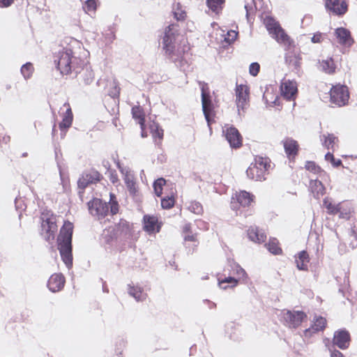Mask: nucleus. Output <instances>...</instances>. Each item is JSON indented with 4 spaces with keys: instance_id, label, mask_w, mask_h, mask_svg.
<instances>
[{
    "instance_id": "nucleus-1",
    "label": "nucleus",
    "mask_w": 357,
    "mask_h": 357,
    "mask_svg": "<svg viewBox=\"0 0 357 357\" xmlns=\"http://www.w3.org/2000/svg\"><path fill=\"white\" fill-rule=\"evenodd\" d=\"M162 48L171 59L180 57L189 50L185 37L178 31L176 24L168 26L162 37Z\"/></svg>"
},
{
    "instance_id": "nucleus-2",
    "label": "nucleus",
    "mask_w": 357,
    "mask_h": 357,
    "mask_svg": "<svg viewBox=\"0 0 357 357\" xmlns=\"http://www.w3.org/2000/svg\"><path fill=\"white\" fill-rule=\"evenodd\" d=\"M73 224L70 222H66L61 229L58 241L59 242V249L61 257L65 264L70 268L72 265V248L71 240L73 234Z\"/></svg>"
},
{
    "instance_id": "nucleus-3",
    "label": "nucleus",
    "mask_w": 357,
    "mask_h": 357,
    "mask_svg": "<svg viewBox=\"0 0 357 357\" xmlns=\"http://www.w3.org/2000/svg\"><path fill=\"white\" fill-rule=\"evenodd\" d=\"M110 211H109L108 205L102 203L99 199H93L88 203L90 213L98 219L105 218L109 213L114 215L119 211V204L116 200V197L113 194H110V199L109 202Z\"/></svg>"
},
{
    "instance_id": "nucleus-4",
    "label": "nucleus",
    "mask_w": 357,
    "mask_h": 357,
    "mask_svg": "<svg viewBox=\"0 0 357 357\" xmlns=\"http://www.w3.org/2000/svg\"><path fill=\"white\" fill-rule=\"evenodd\" d=\"M263 20L264 24L268 33L278 43L284 44V45L290 43L288 36L284 33V30L274 19L270 16L266 15Z\"/></svg>"
},
{
    "instance_id": "nucleus-5",
    "label": "nucleus",
    "mask_w": 357,
    "mask_h": 357,
    "mask_svg": "<svg viewBox=\"0 0 357 357\" xmlns=\"http://www.w3.org/2000/svg\"><path fill=\"white\" fill-rule=\"evenodd\" d=\"M267 162L262 158H256L255 162L250 164L247 169L246 174L248 178L255 181H261L264 179L265 173L266 172Z\"/></svg>"
},
{
    "instance_id": "nucleus-6",
    "label": "nucleus",
    "mask_w": 357,
    "mask_h": 357,
    "mask_svg": "<svg viewBox=\"0 0 357 357\" xmlns=\"http://www.w3.org/2000/svg\"><path fill=\"white\" fill-rule=\"evenodd\" d=\"M349 94L346 86L336 85L331 89V101L337 106L345 105L349 100Z\"/></svg>"
},
{
    "instance_id": "nucleus-7",
    "label": "nucleus",
    "mask_w": 357,
    "mask_h": 357,
    "mask_svg": "<svg viewBox=\"0 0 357 357\" xmlns=\"http://www.w3.org/2000/svg\"><path fill=\"white\" fill-rule=\"evenodd\" d=\"M282 317L289 327L296 328L305 318V314L300 311L284 310L282 312Z\"/></svg>"
},
{
    "instance_id": "nucleus-8",
    "label": "nucleus",
    "mask_w": 357,
    "mask_h": 357,
    "mask_svg": "<svg viewBox=\"0 0 357 357\" xmlns=\"http://www.w3.org/2000/svg\"><path fill=\"white\" fill-rule=\"evenodd\" d=\"M280 92L284 98L294 100L298 93L297 83L294 80L283 79L280 85Z\"/></svg>"
},
{
    "instance_id": "nucleus-9",
    "label": "nucleus",
    "mask_w": 357,
    "mask_h": 357,
    "mask_svg": "<svg viewBox=\"0 0 357 357\" xmlns=\"http://www.w3.org/2000/svg\"><path fill=\"white\" fill-rule=\"evenodd\" d=\"M42 228L43 230L47 234V239L50 241L54 238V234L57 230L56 225V218L52 215H50L48 213L42 214Z\"/></svg>"
},
{
    "instance_id": "nucleus-10",
    "label": "nucleus",
    "mask_w": 357,
    "mask_h": 357,
    "mask_svg": "<svg viewBox=\"0 0 357 357\" xmlns=\"http://www.w3.org/2000/svg\"><path fill=\"white\" fill-rule=\"evenodd\" d=\"M223 132L231 147L238 148L242 145V137L236 128L227 126Z\"/></svg>"
},
{
    "instance_id": "nucleus-11",
    "label": "nucleus",
    "mask_w": 357,
    "mask_h": 357,
    "mask_svg": "<svg viewBox=\"0 0 357 357\" xmlns=\"http://www.w3.org/2000/svg\"><path fill=\"white\" fill-rule=\"evenodd\" d=\"M249 90L246 85H238L236 86V106L240 113V109H243L248 104Z\"/></svg>"
},
{
    "instance_id": "nucleus-12",
    "label": "nucleus",
    "mask_w": 357,
    "mask_h": 357,
    "mask_svg": "<svg viewBox=\"0 0 357 357\" xmlns=\"http://www.w3.org/2000/svg\"><path fill=\"white\" fill-rule=\"evenodd\" d=\"M72 55L71 51L61 53L57 63L58 69L63 74H68L71 71Z\"/></svg>"
},
{
    "instance_id": "nucleus-13",
    "label": "nucleus",
    "mask_w": 357,
    "mask_h": 357,
    "mask_svg": "<svg viewBox=\"0 0 357 357\" xmlns=\"http://www.w3.org/2000/svg\"><path fill=\"white\" fill-rule=\"evenodd\" d=\"M338 43L345 47H351L354 43V39L351 36V33L345 28H337L335 31Z\"/></svg>"
},
{
    "instance_id": "nucleus-14",
    "label": "nucleus",
    "mask_w": 357,
    "mask_h": 357,
    "mask_svg": "<svg viewBox=\"0 0 357 357\" xmlns=\"http://www.w3.org/2000/svg\"><path fill=\"white\" fill-rule=\"evenodd\" d=\"M326 8L335 15H342L347 10V5L340 0H326Z\"/></svg>"
},
{
    "instance_id": "nucleus-15",
    "label": "nucleus",
    "mask_w": 357,
    "mask_h": 357,
    "mask_svg": "<svg viewBox=\"0 0 357 357\" xmlns=\"http://www.w3.org/2000/svg\"><path fill=\"white\" fill-rule=\"evenodd\" d=\"M160 225L157 217L153 215H146L144 217V229L149 234L158 232L160 230Z\"/></svg>"
},
{
    "instance_id": "nucleus-16",
    "label": "nucleus",
    "mask_w": 357,
    "mask_h": 357,
    "mask_svg": "<svg viewBox=\"0 0 357 357\" xmlns=\"http://www.w3.org/2000/svg\"><path fill=\"white\" fill-rule=\"evenodd\" d=\"M349 334L346 331H339L335 333L333 337V344L340 349L348 347L349 344Z\"/></svg>"
},
{
    "instance_id": "nucleus-17",
    "label": "nucleus",
    "mask_w": 357,
    "mask_h": 357,
    "mask_svg": "<svg viewBox=\"0 0 357 357\" xmlns=\"http://www.w3.org/2000/svg\"><path fill=\"white\" fill-rule=\"evenodd\" d=\"M202 109L205 116V118L208 122L210 123L211 116H212V104L210 100L209 96L206 94L204 87L202 89Z\"/></svg>"
},
{
    "instance_id": "nucleus-18",
    "label": "nucleus",
    "mask_w": 357,
    "mask_h": 357,
    "mask_svg": "<svg viewBox=\"0 0 357 357\" xmlns=\"http://www.w3.org/2000/svg\"><path fill=\"white\" fill-rule=\"evenodd\" d=\"M65 283L64 278L61 274L52 275L48 281V287L52 292L61 290Z\"/></svg>"
},
{
    "instance_id": "nucleus-19",
    "label": "nucleus",
    "mask_w": 357,
    "mask_h": 357,
    "mask_svg": "<svg viewBox=\"0 0 357 357\" xmlns=\"http://www.w3.org/2000/svg\"><path fill=\"white\" fill-rule=\"evenodd\" d=\"M121 171L123 175V179L128 190L130 194L135 195L137 191V188L133 175L131 174L129 169H121Z\"/></svg>"
},
{
    "instance_id": "nucleus-20",
    "label": "nucleus",
    "mask_w": 357,
    "mask_h": 357,
    "mask_svg": "<svg viewBox=\"0 0 357 357\" xmlns=\"http://www.w3.org/2000/svg\"><path fill=\"white\" fill-rule=\"evenodd\" d=\"M232 199L236 200L242 206H247L253 201V195L246 191L242 190L236 192L232 197Z\"/></svg>"
},
{
    "instance_id": "nucleus-21",
    "label": "nucleus",
    "mask_w": 357,
    "mask_h": 357,
    "mask_svg": "<svg viewBox=\"0 0 357 357\" xmlns=\"http://www.w3.org/2000/svg\"><path fill=\"white\" fill-rule=\"evenodd\" d=\"M326 324V321L324 318H323L321 317H317L314 320L312 326L305 331V332H304L305 335L306 337L310 336L312 333L323 330L325 328Z\"/></svg>"
},
{
    "instance_id": "nucleus-22",
    "label": "nucleus",
    "mask_w": 357,
    "mask_h": 357,
    "mask_svg": "<svg viewBox=\"0 0 357 357\" xmlns=\"http://www.w3.org/2000/svg\"><path fill=\"white\" fill-rule=\"evenodd\" d=\"M321 141L324 147L328 149H332L334 151L335 146L338 142V138L333 134L323 135L321 136Z\"/></svg>"
},
{
    "instance_id": "nucleus-23",
    "label": "nucleus",
    "mask_w": 357,
    "mask_h": 357,
    "mask_svg": "<svg viewBox=\"0 0 357 357\" xmlns=\"http://www.w3.org/2000/svg\"><path fill=\"white\" fill-rule=\"evenodd\" d=\"M284 148L288 156L296 155L298 151V143L292 139H286L283 142Z\"/></svg>"
},
{
    "instance_id": "nucleus-24",
    "label": "nucleus",
    "mask_w": 357,
    "mask_h": 357,
    "mask_svg": "<svg viewBox=\"0 0 357 357\" xmlns=\"http://www.w3.org/2000/svg\"><path fill=\"white\" fill-rule=\"evenodd\" d=\"M248 238L255 243H261L266 239V236L256 227H250L248 231Z\"/></svg>"
},
{
    "instance_id": "nucleus-25",
    "label": "nucleus",
    "mask_w": 357,
    "mask_h": 357,
    "mask_svg": "<svg viewBox=\"0 0 357 357\" xmlns=\"http://www.w3.org/2000/svg\"><path fill=\"white\" fill-rule=\"evenodd\" d=\"M309 262V257L305 251H301L296 257V263L299 270H307V264Z\"/></svg>"
},
{
    "instance_id": "nucleus-26",
    "label": "nucleus",
    "mask_w": 357,
    "mask_h": 357,
    "mask_svg": "<svg viewBox=\"0 0 357 357\" xmlns=\"http://www.w3.org/2000/svg\"><path fill=\"white\" fill-rule=\"evenodd\" d=\"M311 191L317 197L322 196L325 192V188L321 181L318 180H312L310 185Z\"/></svg>"
},
{
    "instance_id": "nucleus-27",
    "label": "nucleus",
    "mask_w": 357,
    "mask_h": 357,
    "mask_svg": "<svg viewBox=\"0 0 357 357\" xmlns=\"http://www.w3.org/2000/svg\"><path fill=\"white\" fill-rule=\"evenodd\" d=\"M132 117L138 121L139 124L141 126V129L143 130L144 126V113L142 109L139 106H135L132 109Z\"/></svg>"
},
{
    "instance_id": "nucleus-28",
    "label": "nucleus",
    "mask_w": 357,
    "mask_h": 357,
    "mask_svg": "<svg viewBox=\"0 0 357 357\" xmlns=\"http://www.w3.org/2000/svg\"><path fill=\"white\" fill-rule=\"evenodd\" d=\"M66 105L68 106L66 112L64 116L63 117L62 121L61 122V123L59 125L61 128H69L71 126L72 121H73V113H72L71 109L70 108L68 105Z\"/></svg>"
},
{
    "instance_id": "nucleus-29",
    "label": "nucleus",
    "mask_w": 357,
    "mask_h": 357,
    "mask_svg": "<svg viewBox=\"0 0 357 357\" xmlns=\"http://www.w3.org/2000/svg\"><path fill=\"white\" fill-rule=\"evenodd\" d=\"M321 68L323 71L328 74L334 73L335 68L333 61L331 59L322 61Z\"/></svg>"
},
{
    "instance_id": "nucleus-30",
    "label": "nucleus",
    "mask_w": 357,
    "mask_h": 357,
    "mask_svg": "<svg viewBox=\"0 0 357 357\" xmlns=\"http://www.w3.org/2000/svg\"><path fill=\"white\" fill-rule=\"evenodd\" d=\"M324 205L329 213L335 214L340 211V204H335L328 199H324Z\"/></svg>"
},
{
    "instance_id": "nucleus-31",
    "label": "nucleus",
    "mask_w": 357,
    "mask_h": 357,
    "mask_svg": "<svg viewBox=\"0 0 357 357\" xmlns=\"http://www.w3.org/2000/svg\"><path fill=\"white\" fill-rule=\"evenodd\" d=\"M208 8L213 12L218 13L222 8L224 0H206Z\"/></svg>"
},
{
    "instance_id": "nucleus-32",
    "label": "nucleus",
    "mask_w": 357,
    "mask_h": 357,
    "mask_svg": "<svg viewBox=\"0 0 357 357\" xmlns=\"http://www.w3.org/2000/svg\"><path fill=\"white\" fill-rule=\"evenodd\" d=\"M129 294L137 301H142L146 296L145 294H144L139 287H130L129 289Z\"/></svg>"
},
{
    "instance_id": "nucleus-33",
    "label": "nucleus",
    "mask_w": 357,
    "mask_h": 357,
    "mask_svg": "<svg viewBox=\"0 0 357 357\" xmlns=\"http://www.w3.org/2000/svg\"><path fill=\"white\" fill-rule=\"evenodd\" d=\"M268 250L274 255H278L281 252V249L278 247V242L276 239L270 240L267 245Z\"/></svg>"
},
{
    "instance_id": "nucleus-34",
    "label": "nucleus",
    "mask_w": 357,
    "mask_h": 357,
    "mask_svg": "<svg viewBox=\"0 0 357 357\" xmlns=\"http://www.w3.org/2000/svg\"><path fill=\"white\" fill-rule=\"evenodd\" d=\"M33 72V67L31 63H26L21 68V73L25 79L29 78Z\"/></svg>"
},
{
    "instance_id": "nucleus-35",
    "label": "nucleus",
    "mask_w": 357,
    "mask_h": 357,
    "mask_svg": "<svg viewBox=\"0 0 357 357\" xmlns=\"http://www.w3.org/2000/svg\"><path fill=\"white\" fill-rule=\"evenodd\" d=\"M151 132L152 133L153 137H158L160 140H161L163 137V130L161 129L158 124L153 123L150 127Z\"/></svg>"
},
{
    "instance_id": "nucleus-36",
    "label": "nucleus",
    "mask_w": 357,
    "mask_h": 357,
    "mask_svg": "<svg viewBox=\"0 0 357 357\" xmlns=\"http://www.w3.org/2000/svg\"><path fill=\"white\" fill-rule=\"evenodd\" d=\"M165 184V180L163 178H158L153 183V189L155 194L160 197L162 195V186Z\"/></svg>"
},
{
    "instance_id": "nucleus-37",
    "label": "nucleus",
    "mask_w": 357,
    "mask_h": 357,
    "mask_svg": "<svg viewBox=\"0 0 357 357\" xmlns=\"http://www.w3.org/2000/svg\"><path fill=\"white\" fill-rule=\"evenodd\" d=\"M226 283L230 284L231 287H233L236 286L238 281L235 278H231V277L225 278L223 280L219 281L220 287L223 289H226L227 287L224 285Z\"/></svg>"
},
{
    "instance_id": "nucleus-38",
    "label": "nucleus",
    "mask_w": 357,
    "mask_h": 357,
    "mask_svg": "<svg viewBox=\"0 0 357 357\" xmlns=\"http://www.w3.org/2000/svg\"><path fill=\"white\" fill-rule=\"evenodd\" d=\"M325 160L331 162L333 167H339L341 165L342 162L339 159H335L331 153H328L325 155Z\"/></svg>"
},
{
    "instance_id": "nucleus-39",
    "label": "nucleus",
    "mask_w": 357,
    "mask_h": 357,
    "mask_svg": "<svg viewBox=\"0 0 357 357\" xmlns=\"http://www.w3.org/2000/svg\"><path fill=\"white\" fill-rule=\"evenodd\" d=\"M174 204V199L173 197H169L167 198H163L161 200V206L163 208H170Z\"/></svg>"
},
{
    "instance_id": "nucleus-40",
    "label": "nucleus",
    "mask_w": 357,
    "mask_h": 357,
    "mask_svg": "<svg viewBox=\"0 0 357 357\" xmlns=\"http://www.w3.org/2000/svg\"><path fill=\"white\" fill-rule=\"evenodd\" d=\"M260 66L258 63H252L249 68V72L252 76H256L259 71Z\"/></svg>"
},
{
    "instance_id": "nucleus-41",
    "label": "nucleus",
    "mask_w": 357,
    "mask_h": 357,
    "mask_svg": "<svg viewBox=\"0 0 357 357\" xmlns=\"http://www.w3.org/2000/svg\"><path fill=\"white\" fill-rule=\"evenodd\" d=\"M238 33L235 31L231 30L227 32V36L225 38L227 43H232L237 37Z\"/></svg>"
},
{
    "instance_id": "nucleus-42",
    "label": "nucleus",
    "mask_w": 357,
    "mask_h": 357,
    "mask_svg": "<svg viewBox=\"0 0 357 357\" xmlns=\"http://www.w3.org/2000/svg\"><path fill=\"white\" fill-rule=\"evenodd\" d=\"M305 167L307 170L313 172L314 173H318L320 171V168L319 167H317L315 163L313 162H307Z\"/></svg>"
},
{
    "instance_id": "nucleus-43",
    "label": "nucleus",
    "mask_w": 357,
    "mask_h": 357,
    "mask_svg": "<svg viewBox=\"0 0 357 357\" xmlns=\"http://www.w3.org/2000/svg\"><path fill=\"white\" fill-rule=\"evenodd\" d=\"M85 5L87 12L93 11L96 8L95 0H87Z\"/></svg>"
},
{
    "instance_id": "nucleus-44",
    "label": "nucleus",
    "mask_w": 357,
    "mask_h": 357,
    "mask_svg": "<svg viewBox=\"0 0 357 357\" xmlns=\"http://www.w3.org/2000/svg\"><path fill=\"white\" fill-rule=\"evenodd\" d=\"M190 210L197 214H199L202 211V207L199 203H192L191 206H190Z\"/></svg>"
},
{
    "instance_id": "nucleus-45",
    "label": "nucleus",
    "mask_w": 357,
    "mask_h": 357,
    "mask_svg": "<svg viewBox=\"0 0 357 357\" xmlns=\"http://www.w3.org/2000/svg\"><path fill=\"white\" fill-rule=\"evenodd\" d=\"M91 182V181L89 180V178H88V175L86 176V178L85 177H83L82 178H80L79 181H78V185L80 187V188H85L86 186V185L88 184V183Z\"/></svg>"
},
{
    "instance_id": "nucleus-46",
    "label": "nucleus",
    "mask_w": 357,
    "mask_h": 357,
    "mask_svg": "<svg viewBox=\"0 0 357 357\" xmlns=\"http://www.w3.org/2000/svg\"><path fill=\"white\" fill-rule=\"evenodd\" d=\"M93 79V73L91 72H88L86 73V78L84 79V83L86 84H89L90 83L92 82Z\"/></svg>"
},
{
    "instance_id": "nucleus-47",
    "label": "nucleus",
    "mask_w": 357,
    "mask_h": 357,
    "mask_svg": "<svg viewBox=\"0 0 357 357\" xmlns=\"http://www.w3.org/2000/svg\"><path fill=\"white\" fill-rule=\"evenodd\" d=\"M184 240H185V241H192V242H195V241H196V236L194 235V234H186L184 236Z\"/></svg>"
},
{
    "instance_id": "nucleus-48",
    "label": "nucleus",
    "mask_w": 357,
    "mask_h": 357,
    "mask_svg": "<svg viewBox=\"0 0 357 357\" xmlns=\"http://www.w3.org/2000/svg\"><path fill=\"white\" fill-rule=\"evenodd\" d=\"M13 0H0V7H8L10 6Z\"/></svg>"
},
{
    "instance_id": "nucleus-49",
    "label": "nucleus",
    "mask_w": 357,
    "mask_h": 357,
    "mask_svg": "<svg viewBox=\"0 0 357 357\" xmlns=\"http://www.w3.org/2000/svg\"><path fill=\"white\" fill-rule=\"evenodd\" d=\"M236 273L237 274H238L239 275L242 276L243 278H245L246 279L248 275H247V273H245V270L243 269L241 267H238L237 268V270H236Z\"/></svg>"
},
{
    "instance_id": "nucleus-50",
    "label": "nucleus",
    "mask_w": 357,
    "mask_h": 357,
    "mask_svg": "<svg viewBox=\"0 0 357 357\" xmlns=\"http://www.w3.org/2000/svg\"><path fill=\"white\" fill-rule=\"evenodd\" d=\"M312 41L314 43H320L321 41V33L314 34L312 38Z\"/></svg>"
},
{
    "instance_id": "nucleus-51",
    "label": "nucleus",
    "mask_w": 357,
    "mask_h": 357,
    "mask_svg": "<svg viewBox=\"0 0 357 357\" xmlns=\"http://www.w3.org/2000/svg\"><path fill=\"white\" fill-rule=\"evenodd\" d=\"M185 15V14L184 12H181L180 13L174 12V17L178 20L184 19Z\"/></svg>"
},
{
    "instance_id": "nucleus-52",
    "label": "nucleus",
    "mask_w": 357,
    "mask_h": 357,
    "mask_svg": "<svg viewBox=\"0 0 357 357\" xmlns=\"http://www.w3.org/2000/svg\"><path fill=\"white\" fill-rule=\"evenodd\" d=\"M331 357H344L342 354L339 351L335 350L331 353Z\"/></svg>"
},
{
    "instance_id": "nucleus-53",
    "label": "nucleus",
    "mask_w": 357,
    "mask_h": 357,
    "mask_svg": "<svg viewBox=\"0 0 357 357\" xmlns=\"http://www.w3.org/2000/svg\"><path fill=\"white\" fill-rule=\"evenodd\" d=\"M340 218H349V215H348V213L344 214L343 213H340Z\"/></svg>"
},
{
    "instance_id": "nucleus-54",
    "label": "nucleus",
    "mask_w": 357,
    "mask_h": 357,
    "mask_svg": "<svg viewBox=\"0 0 357 357\" xmlns=\"http://www.w3.org/2000/svg\"><path fill=\"white\" fill-rule=\"evenodd\" d=\"M189 229H190V227L188 225H186L184 229H183V231L185 233H188L189 231Z\"/></svg>"
},
{
    "instance_id": "nucleus-55",
    "label": "nucleus",
    "mask_w": 357,
    "mask_h": 357,
    "mask_svg": "<svg viewBox=\"0 0 357 357\" xmlns=\"http://www.w3.org/2000/svg\"><path fill=\"white\" fill-rule=\"evenodd\" d=\"M142 136L143 137L146 136V134H145V132H144V126L143 127V130L142 129Z\"/></svg>"
},
{
    "instance_id": "nucleus-56",
    "label": "nucleus",
    "mask_w": 357,
    "mask_h": 357,
    "mask_svg": "<svg viewBox=\"0 0 357 357\" xmlns=\"http://www.w3.org/2000/svg\"><path fill=\"white\" fill-rule=\"evenodd\" d=\"M235 203L234 202H231V207L235 209L236 206H234Z\"/></svg>"
}]
</instances>
